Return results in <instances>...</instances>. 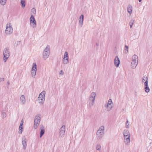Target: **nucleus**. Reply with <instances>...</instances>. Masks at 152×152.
<instances>
[{"label": "nucleus", "instance_id": "1a4fd4ad", "mask_svg": "<svg viewBox=\"0 0 152 152\" xmlns=\"http://www.w3.org/2000/svg\"><path fill=\"white\" fill-rule=\"evenodd\" d=\"M13 30L11 26H9V27L7 26L6 27V29L5 31V33L7 34H10L12 33L13 32Z\"/></svg>", "mask_w": 152, "mask_h": 152}, {"label": "nucleus", "instance_id": "f03ea898", "mask_svg": "<svg viewBox=\"0 0 152 152\" xmlns=\"http://www.w3.org/2000/svg\"><path fill=\"white\" fill-rule=\"evenodd\" d=\"M3 60L4 62L7 60L10 56V52L7 48H5L3 51Z\"/></svg>", "mask_w": 152, "mask_h": 152}, {"label": "nucleus", "instance_id": "c03bdc74", "mask_svg": "<svg viewBox=\"0 0 152 152\" xmlns=\"http://www.w3.org/2000/svg\"><path fill=\"white\" fill-rule=\"evenodd\" d=\"M96 45L97 46H98L99 45V44L98 43H96Z\"/></svg>", "mask_w": 152, "mask_h": 152}, {"label": "nucleus", "instance_id": "0eeeda50", "mask_svg": "<svg viewBox=\"0 0 152 152\" xmlns=\"http://www.w3.org/2000/svg\"><path fill=\"white\" fill-rule=\"evenodd\" d=\"M63 62L64 64H67L69 62L68 53L67 51L65 52L64 53Z\"/></svg>", "mask_w": 152, "mask_h": 152}, {"label": "nucleus", "instance_id": "2f4dec72", "mask_svg": "<svg viewBox=\"0 0 152 152\" xmlns=\"http://www.w3.org/2000/svg\"><path fill=\"white\" fill-rule=\"evenodd\" d=\"M7 0H0V3L2 5H4L5 4Z\"/></svg>", "mask_w": 152, "mask_h": 152}, {"label": "nucleus", "instance_id": "f8f14e48", "mask_svg": "<svg viewBox=\"0 0 152 152\" xmlns=\"http://www.w3.org/2000/svg\"><path fill=\"white\" fill-rule=\"evenodd\" d=\"M120 64V60L118 56H116L114 59V64L115 66L118 67Z\"/></svg>", "mask_w": 152, "mask_h": 152}, {"label": "nucleus", "instance_id": "39448f33", "mask_svg": "<svg viewBox=\"0 0 152 152\" xmlns=\"http://www.w3.org/2000/svg\"><path fill=\"white\" fill-rule=\"evenodd\" d=\"M30 25L33 28H34L36 26V22L33 15H31L30 18Z\"/></svg>", "mask_w": 152, "mask_h": 152}, {"label": "nucleus", "instance_id": "20e7f679", "mask_svg": "<svg viewBox=\"0 0 152 152\" xmlns=\"http://www.w3.org/2000/svg\"><path fill=\"white\" fill-rule=\"evenodd\" d=\"M30 25L33 28H34L36 26V22L33 15H31L30 18Z\"/></svg>", "mask_w": 152, "mask_h": 152}, {"label": "nucleus", "instance_id": "c756f323", "mask_svg": "<svg viewBox=\"0 0 152 152\" xmlns=\"http://www.w3.org/2000/svg\"><path fill=\"white\" fill-rule=\"evenodd\" d=\"M20 41H18L17 42H16L14 45V46L17 47L20 45Z\"/></svg>", "mask_w": 152, "mask_h": 152}, {"label": "nucleus", "instance_id": "4468645a", "mask_svg": "<svg viewBox=\"0 0 152 152\" xmlns=\"http://www.w3.org/2000/svg\"><path fill=\"white\" fill-rule=\"evenodd\" d=\"M22 142L23 148L24 150H25L27 146V144L26 139L25 136H24L22 138Z\"/></svg>", "mask_w": 152, "mask_h": 152}, {"label": "nucleus", "instance_id": "b1692460", "mask_svg": "<svg viewBox=\"0 0 152 152\" xmlns=\"http://www.w3.org/2000/svg\"><path fill=\"white\" fill-rule=\"evenodd\" d=\"M20 99L22 104H23L25 103L26 99L24 95H22L20 97Z\"/></svg>", "mask_w": 152, "mask_h": 152}, {"label": "nucleus", "instance_id": "e433bc0d", "mask_svg": "<svg viewBox=\"0 0 152 152\" xmlns=\"http://www.w3.org/2000/svg\"><path fill=\"white\" fill-rule=\"evenodd\" d=\"M129 124H128V120H127V121L126 122V127L127 128H129Z\"/></svg>", "mask_w": 152, "mask_h": 152}, {"label": "nucleus", "instance_id": "c85d7f7f", "mask_svg": "<svg viewBox=\"0 0 152 152\" xmlns=\"http://www.w3.org/2000/svg\"><path fill=\"white\" fill-rule=\"evenodd\" d=\"M104 134H96L97 135V140H99L101 138H102V135H103Z\"/></svg>", "mask_w": 152, "mask_h": 152}, {"label": "nucleus", "instance_id": "f704fd0d", "mask_svg": "<svg viewBox=\"0 0 152 152\" xmlns=\"http://www.w3.org/2000/svg\"><path fill=\"white\" fill-rule=\"evenodd\" d=\"M134 20H131L129 23V25H133L134 23Z\"/></svg>", "mask_w": 152, "mask_h": 152}, {"label": "nucleus", "instance_id": "a19ab883", "mask_svg": "<svg viewBox=\"0 0 152 152\" xmlns=\"http://www.w3.org/2000/svg\"><path fill=\"white\" fill-rule=\"evenodd\" d=\"M4 80V78H0V82H3Z\"/></svg>", "mask_w": 152, "mask_h": 152}, {"label": "nucleus", "instance_id": "58836bf2", "mask_svg": "<svg viewBox=\"0 0 152 152\" xmlns=\"http://www.w3.org/2000/svg\"><path fill=\"white\" fill-rule=\"evenodd\" d=\"M93 104H94V103L90 102H89V104L88 105L89 107H90L91 108V107L93 105Z\"/></svg>", "mask_w": 152, "mask_h": 152}, {"label": "nucleus", "instance_id": "423d86ee", "mask_svg": "<svg viewBox=\"0 0 152 152\" xmlns=\"http://www.w3.org/2000/svg\"><path fill=\"white\" fill-rule=\"evenodd\" d=\"M30 25L33 28H34L36 26V22L33 15H31L30 18Z\"/></svg>", "mask_w": 152, "mask_h": 152}, {"label": "nucleus", "instance_id": "49530a36", "mask_svg": "<svg viewBox=\"0 0 152 152\" xmlns=\"http://www.w3.org/2000/svg\"><path fill=\"white\" fill-rule=\"evenodd\" d=\"M7 83L8 85L10 84V83L8 81L7 82Z\"/></svg>", "mask_w": 152, "mask_h": 152}, {"label": "nucleus", "instance_id": "f257e3e1", "mask_svg": "<svg viewBox=\"0 0 152 152\" xmlns=\"http://www.w3.org/2000/svg\"><path fill=\"white\" fill-rule=\"evenodd\" d=\"M50 46L47 45L43 52V56L44 59L48 58L50 55Z\"/></svg>", "mask_w": 152, "mask_h": 152}, {"label": "nucleus", "instance_id": "37998d69", "mask_svg": "<svg viewBox=\"0 0 152 152\" xmlns=\"http://www.w3.org/2000/svg\"><path fill=\"white\" fill-rule=\"evenodd\" d=\"M23 119H22L21 121V122L20 125H23Z\"/></svg>", "mask_w": 152, "mask_h": 152}, {"label": "nucleus", "instance_id": "a878e982", "mask_svg": "<svg viewBox=\"0 0 152 152\" xmlns=\"http://www.w3.org/2000/svg\"><path fill=\"white\" fill-rule=\"evenodd\" d=\"M132 61H136L138 62V56L136 55H134L132 56Z\"/></svg>", "mask_w": 152, "mask_h": 152}, {"label": "nucleus", "instance_id": "2eb2a0df", "mask_svg": "<svg viewBox=\"0 0 152 152\" xmlns=\"http://www.w3.org/2000/svg\"><path fill=\"white\" fill-rule=\"evenodd\" d=\"M96 96V93L94 92H92L89 98V100L91 101V102L94 103L95 100V97Z\"/></svg>", "mask_w": 152, "mask_h": 152}, {"label": "nucleus", "instance_id": "6e6552de", "mask_svg": "<svg viewBox=\"0 0 152 152\" xmlns=\"http://www.w3.org/2000/svg\"><path fill=\"white\" fill-rule=\"evenodd\" d=\"M113 104V103L112 102V99H110L108 100L107 104V107L108 111H109L112 108V105Z\"/></svg>", "mask_w": 152, "mask_h": 152}, {"label": "nucleus", "instance_id": "ea45409f", "mask_svg": "<svg viewBox=\"0 0 152 152\" xmlns=\"http://www.w3.org/2000/svg\"><path fill=\"white\" fill-rule=\"evenodd\" d=\"M32 11H33V14H35L36 12V10L35 8H33L31 10Z\"/></svg>", "mask_w": 152, "mask_h": 152}, {"label": "nucleus", "instance_id": "4c0bfd02", "mask_svg": "<svg viewBox=\"0 0 152 152\" xmlns=\"http://www.w3.org/2000/svg\"><path fill=\"white\" fill-rule=\"evenodd\" d=\"M38 125H39V124H36V123H34V128L35 129H37Z\"/></svg>", "mask_w": 152, "mask_h": 152}, {"label": "nucleus", "instance_id": "a18cd8bd", "mask_svg": "<svg viewBox=\"0 0 152 152\" xmlns=\"http://www.w3.org/2000/svg\"><path fill=\"white\" fill-rule=\"evenodd\" d=\"M130 25V28H132V26L133 25Z\"/></svg>", "mask_w": 152, "mask_h": 152}, {"label": "nucleus", "instance_id": "bb28decb", "mask_svg": "<svg viewBox=\"0 0 152 152\" xmlns=\"http://www.w3.org/2000/svg\"><path fill=\"white\" fill-rule=\"evenodd\" d=\"M20 3L23 8L25 7V1L24 0H20Z\"/></svg>", "mask_w": 152, "mask_h": 152}, {"label": "nucleus", "instance_id": "cd10ccee", "mask_svg": "<svg viewBox=\"0 0 152 152\" xmlns=\"http://www.w3.org/2000/svg\"><path fill=\"white\" fill-rule=\"evenodd\" d=\"M19 130L18 131L19 133V134H21L23 132V125H20L19 127Z\"/></svg>", "mask_w": 152, "mask_h": 152}, {"label": "nucleus", "instance_id": "a211bd4d", "mask_svg": "<svg viewBox=\"0 0 152 152\" xmlns=\"http://www.w3.org/2000/svg\"><path fill=\"white\" fill-rule=\"evenodd\" d=\"M138 64V62H137L136 61H132L131 62L132 68L134 69L137 66Z\"/></svg>", "mask_w": 152, "mask_h": 152}, {"label": "nucleus", "instance_id": "7c9ffc66", "mask_svg": "<svg viewBox=\"0 0 152 152\" xmlns=\"http://www.w3.org/2000/svg\"><path fill=\"white\" fill-rule=\"evenodd\" d=\"M148 77L146 75H145L143 77L142 82H143L145 80H148Z\"/></svg>", "mask_w": 152, "mask_h": 152}, {"label": "nucleus", "instance_id": "4be33fe9", "mask_svg": "<svg viewBox=\"0 0 152 152\" xmlns=\"http://www.w3.org/2000/svg\"><path fill=\"white\" fill-rule=\"evenodd\" d=\"M41 118L39 116H38L37 118H35L34 120V122L39 124Z\"/></svg>", "mask_w": 152, "mask_h": 152}, {"label": "nucleus", "instance_id": "7ed1b4c3", "mask_svg": "<svg viewBox=\"0 0 152 152\" xmlns=\"http://www.w3.org/2000/svg\"><path fill=\"white\" fill-rule=\"evenodd\" d=\"M37 65L35 63H33L31 70V75L32 77L34 78L37 72Z\"/></svg>", "mask_w": 152, "mask_h": 152}, {"label": "nucleus", "instance_id": "79ce46f5", "mask_svg": "<svg viewBox=\"0 0 152 152\" xmlns=\"http://www.w3.org/2000/svg\"><path fill=\"white\" fill-rule=\"evenodd\" d=\"M60 74L61 75H63L64 74V72H63V71L62 70H61V71L60 72Z\"/></svg>", "mask_w": 152, "mask_h": 152}, {"label": "nucleus", "instance_id": "6ab92c4d", "mask_svg": "<svg viewBox=\"0 0 152 152\" xmlns=\"http://www.w3.org/2000/svg\"><path fill=\"white\" fill-rule=\"evenodd\" d=\"M130 136H129L126 137H124V142L126 144H128V143H129L130 141Z\"/></svg>", "mask_w": 152, "mask_h": 152}, {"label": "nucleus", "instance_id": "473e14b6", "mask_svg": "<svg viewBox=\"0 0 152 152\" xmlns=\"http://www.w3.org/2000/svg\"><path fill=\"white\" fill-rule=\"evenodd\" d=\"M96 150H99L101 148V146L100 145L98 144L96 146Z\"/></svg>", "mask_w": 152, "mask_h": 152}, {"label": "nucleus", "instance_id": "72a5a7b5", "mask_svg": "<svg viewBox=\"0 0 152 152\" xmlns=\"http://www.w3.org/2000/svg\"><path fill=\"white\" fill-rule=\"evenodd\" d=\"M125 52L126 53H127V52H128L129 47L128 46H127L126 45H125Z\"/></svg>", "mask_w": 152, "mask_h": 152}, {"label": "nucleus", "instance_id": "5701e85b", "mask_svg": "<svg viewBox=\"0 0 152 152\" xmlns=\"http://www.w3.org/2000/svg\"><path fill=\"white\" fill-rule=\"evenodd\" d=\"M45 91H43L39 95L38 97L39 99V98H45Z\"/></svg>", "mask_w": 152, "mask_h": 152}, {"label": "nucleus", "instance_id": "393cba45", "mask_svg": "<svg viewBox=\"0 0 152 152\" xmlns=\"http://www.w3.org/2000/svg\"><path fill=\"white\" fill-rule=\"evenodd\" d=\"M45 98H41L39 99V97L38 98V100L39 102V103L40 104H43L45 101Z\"/></svg>", "mask_w": 152, "mask_h": 152}, {"label": "nucleus", "instance_id": "dca6fc26", "mask_svg": "<svg viewBox=\"0 0 152 152\" xmlns=\"http://www.w3.org/2000/svg\"><path fill=\"white\" fill-rule=\"evenodd\" d=\"M45 131L44 127L43 126H41L40 132V137L41 138L45 133Z\"/></svg>", "mask_w": 152, "mask_h": 152}, {"label": "nucleus", "instance_id": "c9c22d12", "mask_svg": "<svg viewBox=\"0 0 152 152\" xmlns=\"http://www.w3.org/2000/svg\"><path fill=\"white\" fill-rule=\"evenodd\" d=\"M1 115L3 117V118H4L6 117V114L5 113L3 112L2 113Z\"/></svg>", "mask_w": 152, "mask_h": 152}, {"label": "nucleus", "instance_id": "9b49d317", "mask_svg": "<svg viewBox=\"0 0 152 152\" xmlns=\"http://www.w3.org/2000/svg\"><path fill=\"white\" fill-rule=\"evenodd\" d=\"M148 80H146L144 83V89L146 93H148L150 91V89L148 85Z\"/></svg>", "mask_w": 152, "mask_h": 152}, {"label": "nucleus", "instance_id": "9d476101", "mask_svg": "<svg viewBox=\"0 0 152 152\" xmlns=\"http://www.w3.org/2000/svg\"><path fill=\"white\" fill-rule=\"evenodd\" d=\"M65 132V126L63 125L60 129L59 134L61 137H63Z\"/></svg>", "mask_w": 152, "mask_h": 152}, {"label": "nucleus", "instance_id": "412c9836", "mask_svg": "<svg viewBox=\"0 0 152 152\" xmlns=\"http://www.w3.org/2000/svg\"><path fill=\"white\" fill-rule=\"evenodd\" d=\"M127 11L130 15L132 13V7L130 4L128 6Z\"/></svg>", "mask_w": 152, "mask_h": 152}, {"label": "nucleus", "instance_id": "de8ad7c7", "mask_svg": "<svg viewBox=\"0 0 152 152\" xmlns=\"http://www.w3.org/2000/svg\"><path fill=\"white\" fill-rule=\"evenodd\" d=\"M142 0H138V1L139 2H141Z\"/></svg>", "mask_w": 152, "mask_h": 152}, {"label": "nucleus", "instance_id": "ddd939ff", "mask_svg": "<svg viewBox=\"0 0 152 152\" xmlns=\"http://www.w3.org/2000/svg\"><path fill=\"white\" fill-rule=\"evenodd\" d=\"M104 127L103 126H102L98 130L96 134H104Z\"/></svg>", "mask_w": 152, "mask_h": 152}, {"label": "nucleus", "instance_id": "f3484780", "mask_svg": "<svg viewBox=\"0 0 152 152\" xmlns=\"http://www.w3.org/2000/svg\"><path fill=\"white\" fill-rule=\"evenodd\" d=\"M84 16L83 15H81L79 18V22L80 23V26L81 27L82 26L83 22L84 20Z\"/></svg>", "mask_w": 152, "mask_h": 152}, {"label": "nucleus", "instance_id": "aec40b11", "mask_svg": "<svg viewBox=\"0 0 152 152\" xmlns=\"http://www.w3.org/2000/svg\"><path fill=\"white\" fill-rule=\"evenodd\" d=\"M123 134L124 135V137H126H126L127 136H130L129 131L126 129L124 130Z\"/></svg>", "mask_w": 152, "mask_h": 152}]
</instances>
